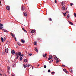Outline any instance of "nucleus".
<instances>
[{
  "label": "nucleus",
  "instance_id": "23",
  "mask_svg": "<svg viewBox=\"0 0 76 76\" xmlns=\"http://www.w3.org/2000/svg\"><path fill=\"white\" fill-rule=\"evenodd\" d=\"M17 44H18V45H21L20 43L19 42H17Z\"/></svg>",
  "mask_w": 76,
  "mask_h": 76
},
{
  "label": "nucleus",
  "instance_id": "55",
  "mask_svg": "<svg viewBox=\"0 0 76 76\" xmlns=\"http://www.w3.org/2000/svg\"><path fill=\"white\" fill-rule=\"evenodd\" d=\"M32 69H34V67H32Z\"/></svg>",
  "mask_w": 76,
  "mask_h": 76
},
{
  "label": "nucleus",
  "instance_id": "63",
  "mask_svg": "<svg viewBox=\"0 0 76 76\" xmlns=\"http://www.w3.org/2000/svg\"><path fill=\"white\" fill-rule=\"evenodd\" d=\"M31 66H32V65H31Z\"/></svg>",
  "mask_w": 76,
  "mask_h": 76
},
{
  "label": "nucleus",
  "instance_id": "51",
  "mask_svg": "<svg viewBox=\"0 0 76 76\" xmlns=\"http://www.w3.org/2000/svg\"><path fill=\"white\" fill-rule=\"evenodd\" d=\"M49 63H51V61H49Z\"/></svg>",
  "mask_w": 76,
  "mask_h": 76
},
{
  "label": "nucleus",
  "instance_id": "31",
  "mask_svg": "<svg viewBox=\"0 0 76 76\" xmlns=\"http://www.w3.org/2000/svg\"><path fill=\"white\" fill-rule=\"evenodd\" d=\"M63 70L64 72H66V69H63Z\"/></svg>",
  "mask_w": 76,
  "mask_h": 76
},
{
  "label": "nucleus",
  "instance_id": "60",
  "mask_svg": "<svg viewBox=\"0 0 76 76\" xmlns=\"http://www.w3.org/2000/svg\"><path fill=\"white\" fill-rule=\"evenodd\" d=\"M0 75H1V74L0 73Z\"/></svg>",
  "mask_w": 76,
  "mask_h": 76
},
{
  "label": "nucleus",
  "instance_id": "18",
  "mask_svg": "<svg viewBox=\"0 0 76 76\" xmlns=\"http://www.w3.org/2000/svg\"><path fill=\"white\" fill-rule=\"evenodd\" d=\"M3 31L4 32H7V31L5 29H3Z\"/></svg>",
  "mask_w": 76,
  "mask_h": 76
},
{
  "label": "nucleus",
  "instance_id": "7",
  "mask_svg": "<svg viewBox=\"0 0 76 76\" xmlns=\"http://www.w3.org/2000/svg\"><path fill=\"white\" fill-rule=\"evenodd\" d=\"M43 57H47V53H45V54H43Z\"/></svg>",
  "mask_w": 76,
  "mask_h": 76
},
{
  "label": "nucleus",
  "instance_id": "27",
  "mask_svg": "<svg viewBox=\"0 0 76 76\" xmlns=\"http://www.w3.org/2000/svg\"><path fill=\"white\" fill-rule=\"evenodd\" d=\"M7 68V69H8V70H9L10 69V67H9V66H8Z\"/></svg>",
  "mask_w": 76,
  "mask_h": 76
},
{
  "label": "nucleus",
  "instance_id": "46",
  "mask_svg": "<svg viewBox=\"0 0 76 76\" xmlns=\"http://www.w3.org/2000/svg\"><path fill=\"white\" fill-rule=\"evenodd\" d=\"M21 56H22V57H23V54H22Z\"/></svg>",
  "mask_w": 76,
  "mask_h": 76
},
{
  "label": "nucleus",
  "instance_id": "38",
  "mask_svg": "<svg viewBox=\"0 0 76 76\" xmlns=\"http://www.w3.org/2000/svg\"><path fill=\"white\" fill-rule=\"evenodd\" d=\"M3 28V27H2L1 26H0V29H2Z\"/></svg>",
  "mask_w": 76,
  "mask_h": 76
},
{
  "label": "nucleus",
  "instance_id": "59",
  "mask_svg": "<svg viewBox=\"0 0 76 76\" xmlns=\"http://www.w3.org/2000/svg\"><path fill=\"white\" fill-rule=\"evenodd\" d=\"M12 76H14V75H12Z\"/></svg>",
  "mask_w": 76,
  "mask_h": 76
},
{
  "label": "nucleus",
  "instance_id": "25",
  "mask_svg": "<svg viewBox=\"0 0 76 76\" xmlns=\"http://www.w3.org/2000/svg\"><path fill=\"white\" fill-rule=\"evenodd\" d=\"M34 45H37V42H35L34 44Z\"/></svg>",
  "mask_w": 76,
  "mask_h": 76
},
{
  "label": "nucleus",
  "instance_id": "14",
  "mask_svg": "<svg viewBox=\"0 0 76 76\" xmlns=\"http://www.w3.org/2000/svg\"><path fill=\"white\" fill-rule=\"evenodd\" d=\"M62 13L63 14L64 16H66V15H67V14H66V13Z\"/></svg>",
  "mask_w": 76,
  "mask_h": 76
},
{
  "label": "nucleus",
  "instance_id": "4",
  "mask_svg": "<svg viewBox=\"0 0 76 76\" xmlns=\"http://www.w3.org/2000/svg\"><path fill=\"white\" fill-rule=\"evenodd\" d=\"M6 8H7V10H10V7H9V6H7L6 7Z\"/></svg>",
  "mask_w": 76,
  "mask_h": 76
},
{
  "label": "nucleus",
  "instance_id": "3",
  "mask_svg": "<svg viewBox=\"0 0 76 76\" xmlns=\"http://www.w3.org/2000/svg\"><path fill=\"white\" fill-rule=\"evenodd\" d=\"M52 55H50L49 58H48V60H51V59H52Z\"/></svg>",
  "mask_w": 76,
  "mask_h": 76
},
{
  "label": "nucleus",
  "instance_id": "48",
  "mask_svg": "<svg viewBox=\"0 0 76 76\" xmlns=\"http://www.w3.org/2000/svg\"><path fill=\"white\" fill-rule=\"evenodd\" d=\"M4 53H2V55H4Z\"/></svg>",
  "mask_w": 76,
  "mask_h": 76
},
{
  "label": "nucleus",
  "instance_id": "62",
  "mask_svg": "<svg viewBox=\"0 0 76 76\" xmlns=\"http://www.w3.org/2000/svg\"><path fill=\"white\" fill-rule=\"evenodd\" d=\"M16 48H17V47H16Z\"/></svg>",
  "mask_w": 76,
  "mask_h": 76
},
{
  "label": "nucleus",
  "instance_id": "5",
  "mask_svg": "<svg viewBox=\"0 0 76 76\" xmlns=\"http://www.w3.org/2000/svg\"><path fill=\"white\" fill-rule=\"evenodd\" d=\"M15 56H16V59H17L18 58V57H19V56H19V55L18 54H17L15 55Z\"/></svg>",
  "mask_w": 76,
  "mask_h": 76
},
{
  "label": "nucleus",
  "instance_id": "37",
  "mask_svg": "<svg viewBox=\"0 0 76 76\" xmlns=\"http://www.w3.org/2000/svg\"><path fill=\"white\" fill-rule=\"evenodd\" d=\"M70 6H72V5H73V3H71L70 4Z\"/></svg>",
  "mask_w": 76,
  "mask_h": 76
},
{
  "label": "nucleus",
  "instance_id": "32",
  "mask_svg": "<svg viewBox=\"0 0 76 76\" xmlns=\"http://www.w3.org/2000/svg\"><path fill=\"white\" fill-rule=\"evenodd\" d=\"M14 39L16 41H17V40H16V38L15 37H14Z\"/></svg>",
  "mask_w": 76,
  "mask_h": 76
},
{
  "label": "nucleus",
  "instance_id": "21",
  "mask_svg": "<svg viewBox=\"0 0 76 76\" xmlns=\"http://www.w3.org/2000/svg\"><path fill=\"white\" fill-rule=\"evenodd\" d=\"M54 59L55 60H58V58L56 57H54Z\"/></svg>",
  "mask_w": 76,
  "mask_h": 76
},
{
  "label": "nucleus",
  "instance_id": "10",
  "mask_svg": "<svg viewBox=\"0 0 76 76\" xmlns=\"http://www.w3.org/2000/svg\"><path fill=\"white\" fill-rule=\"evenodd\" d=\"M35 51L37 52V53H38V48H36L35 49Z\"/></svg>",
  "mask_w": 76,
  "mask_h": 76
},
{
  "label": "nucleus",
  "instance_id": "34",
  "mask_svg": "<svg viewBox=\"0 0 76 76\" xmlns=\"http://www.w3.org/2000/svg\"><path fill=\"white\" fill-rule=\"evenodd\" d=\"M44 68H46L47 67V66L46 65H44Z\"/></svg>",
  "mask_w": 76,
  "mask_h": 76
},
{
  "label": "nucleus",
  "instance_id": "36",
  "mask_svg": "<svg viewBox=\"0 0 76 76\" xmlns=\"http://www.w3.org/2000/svg\"><path fill=\"white\" fill-rule=\"evenodd\" d=\"M0 26H3V24L0 23Z\"/></svg>",
  "mask_w": 76,
  "mask_h": 76
},
{
  "label": "nucleus",
  "instance_id": "43",
  "mask_svg": "<svg viewBox=\"0 0 76 76\" xmlns=\"http://www.w3.org/2000/svg\"><path fill=\"white\" fill-rule=\"evenodd\" d=\"M65 72H66V73H69L68 72H67V71H65Z\"/></svg>",
  "mask_w": 76,
  "mask_h": 76
},
{
  "label": "nucleus",
  "instance_id": "44",
  "mask_svg": "<svg viewBox=\"0 0 76 76\" xmlns=\"http://www.w3.org/2000/svg\"><path fill=\"white\" fill-rule=\"evenodd\" d=\"M7 73H9V74H10V72H9V71H8L7 72Z\"/></svg>",
  "mask_w": 76,
  "mask_h": 76
},
{
  "label": "nucleus",
  "instance_id": "61",
  "mask_svg": "<svg viewBox=\"0 0 76 76\" xmlns=\"http://www.w3.org/2000/svg\"><path fill=\"white\" fill-rule=\"evenodd\" d=\"M1 4V2H0V4Z\"/></svg>",
  "mask_w": 76,
  "mask_h": 76
},
{
  "label": "nucleus",
  "instance_id": "22",
  "mask_svg": "<svg viewBox=\"0 0 76 76\" xmlns=\"http://www.w3.org/2000/svg\"><path fill=\"white\" fill-rule=\"evenodd\" d=\"M27 61H28V60H27V59H25L24 60V61L25 63H26V62H27Z\"/></svg>",
  "mask_w": 76,
  "mask_h": 76
},
{
  "label": "nucleus",
  "instance_id": "50",
  "mask_svg": "<svg viewBox=\"0 0 76 76\" xmlns=\"http://www.w3.org/2000/svg\"><path fill=\"white\" fill-rule=\"evenodd\" d=\"M53 72H51V74H52V75H53Z\"/></svg>",
  "mask_w": 76,
  "mask_h": 76
},
{
  "label": "nucleus",
  "instance_id": "35",
  "mask_svg": "<svg viewBox=\"0 0 76 76\" xmlns=\"http://www.w3.org/2000/svg\"><path fill=\"white\" fill-rule=\"evenodd\" d=\"M74 15L75 17H76V13H74Z\"/></svg>",
  "mask_w": 76,
  "mask_h": 76
},
{
  "label": "nucleus",
  "instance_id": "11",
  "mask_svg": "<svg viewBox=\"0 0 76 76\" xmlns=\"http://www.w3.org/2000/svg\"><path fill=\"white\" fill-rule=\"evenodd\" d=\"M21 53H20V52H19L18 53V55H19V56H20V57H21Z\"/></svg>",
  "mask_w": 76,
  "mask_h": 76
},
{
  "label": "nucleus",
  "instance_id": "53",
  "mask_svg": "<svg viewBox=\"0 0 76 76\" xmlns=\"http://www.w3.org/2000/svg\"><path fill=\"white\" fill-rule=\"evenodd\" d=\"M38 67H39V65L38 64L37 66Z\"/></svg>",
  "mask_w": 76,
  "mask_h": 76
},
{
  "label": "nucleus",
  "instance_id": "2",
  "mask_svg": "<svg viewBox=\"0 0 76 76\" xmlns=\"http://www.w3.org/2000/svg\"><path fill=\"white\" fill-rule=\"evenodd\" d=\"M6 38L5 37H4L3 39V37H1V40L2 41V42H3L4 41H6Z\"/></svg>",
  "mask_w": 76,
  "mask_h": 76
},
{
  "label": "nucleus",
  "instance_id": "16",
  "mask_svg": "<svg viewBox=\"0 0 76 76\" xmlns=\"http://www.w3.org/2000/svg\"><path fill=\"white\" fill-rule=\"evenodd\" d=\"M27 15H28V14L26 12V13H24V15L25 16H27Z\"/></svg>",
  "mask_w": 76,
  "mask_h": 76
},
{
  "label": "nucleus",
  "instance_id": "15",
  "mask_svg": "<svg viewBox=\"0 0 76 76\" xmlns=\"http://www.w3.org/2000/svg\"><path fill=\"white\" fill-rule=\"evenodd\" d=\"M25 9V8L23 6H22L21 7V10H24V9Z\"/></svg>",
  "mask_w": 76,
  "mask_h": 76
},
{
  "label": "nucleus",
  "instance_id": "47",
  "mask_svg": "<svg viewBox=\"0 0 76 76\" xmlns=\"http://www.w3.org/2000/svg\"><path fill=\"white\" fill-rule=\"evenodd\" d=\"M24 31L25 32H26V30H24Z\"/></svg>",
  "mask_w": 76,
  "mask_h": 76
},
{
  "label": "nucleus",
  "instance_id": "54",
  "mask_svg": "<svg viewBox=\"0 0 76 76\" xmlns=\"http://www.w3.org/2000/svg\"><path fill=\"white\" fill-rule=\"evenodd\" d=\"M63 66H64V67H65L66 66L64 65H63Z\"/></svg>",
  "mask_w": 76,
  "mask_h": 76
},
{
  "label": "nucleus",
  "instance_id": "17",
  "mask_svg": "<svg viewBox=\"0 0 76 76\" xmlns=\"http://www.w3.org/2000/svg\"><path fill=\"white\" fill-rule=\"evenodd\" d=\"M70 18V16H69V14H68L67 17V19H69Z\"/></svg>",
  "mask_w": 76,
  "mask_h": 76
},
{
  "label": "nucleus",
  "instance_id": "20",
  "mask_svg": "<svg viewBox=\"0 0 76 76\" xmlns=\"http://www.w3.org/2000/svg\"><path fill=\"white\" fill-rule=\"evenodd\" d=\"M11 35V36H12V37H14V35H13V34H12V33H10Z\"/></svg>",
  "mask_w": 76,
  "mask_h": 76
},
{
  "label": "nucleus",
  "instance_id": "30",
  "mask_svg": "<svg viewBox=\"0 0 76 76\" xmlns=\"http://www.w3.org/2000/svg\"><path fill=\"white\" fill-rule=\"evenodd\" d=\"M64 3V2H62L61 3V5L62 6H63V4Z\"/></svg>",
  "mask_w": 76,
  "mask_h": 76
},
{
  "label": "nucleus",
  "instance_id": "41",
  "mask_svg": "<svg viewBox=\"0 0 76 76\" xmlns=\"http://www.w3.org/2000/svg\"><path fill=\"white\" fill-rule=\"evenodd\" d=\"M20 60H22V57L20 58Z\"/></svg>",
  "mask_w": 76,
  "mask_h": 76
},
{
  "label": "nucleus",
  "instance_id": "29",
  "mask_svg": "<svg viewBox=\"0 0 76 76\" xmlns=\"http://www.w3.org/2000/svg\"><path fill=\"white\" fill-rule=\"evenodd\" d=\"M59 61L58 60V59H57V60H56V63H58Z\"/></svg>",
  "mask_w": 76,
  "mask_h": 76
},
{
  "label": "nucleus",
  "instance_id": "39",
  "mask_svg": "<svg viewBox=\"0 0 76 76\" xmlns=\"http://www.w3.org/2000/svg\"><path fill=\"white\" fill-rule=\"evenodd\" d=\"M29 55L30 56H32V54L31 53L29 54Z\"/></svg>",
  "mask_w": 76,
  "mask_h": 76
},
{
  "label": "nucleus",
  "instance_id": "52",
  "mask_svg": "<svg viewBox=\"0 0 76 76\" xmlns=\"http://www.w3.org/2000/svg\"><path fill=\"white\" fill-rule=\"evenodd\" d=\"M22 29H23V31L25 30V29H24V28H22Z\"/></svg>",
  "mask_w": 76,
  "mask_h": 76
},
{
  "label": "nucleus",
  "instance_id": "19",
  "mask_svg": "<svg viewBox=\"0 0 76 76\" xmlns=\"http://www.w3.org/2000/svg\"><path fill=\"white\" fill-rule=\"evenodd\" d=\"M35 30H33L32 31H31V33L32 34H34V33L35 32Z\"/></svg>",
  "mask_w": 76,
  "mask_h": 76
},
{
  "label": "nucleus",
  "instance_id": "13",
  "mask_svg": "<svg viewBox=\"0 0 76 76\" xmlns=\"http://www.w3.org/2000/svg\"><path fill=\"white\" fill-rule=\"evenodd\" d=\"M63 6V7H62V10H65V7L64 6Z\"/></svg>",
  "mask_w": 76,
  "mask_h": 76
},
{
  "label": "nucleus",
  "instance_id": "57",
  "mask_svg": "<svg viewBox=\"0 0 76 76\" xmlns=\"http://www.w3.org/2000/svg\"><path fill=\"white\" fill-rule=\"evenodd\" d=\"M53 73L54 74L55 73V72H54Z\"/></svg>",
  "mask_w": 76,
  "mask_h": 76
},
{
  "label": "nucleus",
  "instance_id": "56",
  "mask_svg": "<svg viewBox=\"0 0 76 76\" xmlns=\"http://www.w3.org/2000/svg\"><path fill=\"white\" fill-rule=\"evenodd\" d=\"M67 8H66V10H67Z\"/></svg>",
  "mask_w": 76,
  "mask_h": 76
},
{
  "label": "nucleus",
  "instance_id": "8",
  "mask_svg": "<svg viewBox=\"0 0 76 76\" xmlns=\"http://www.w3.org/2000/svg\"><path fill=\"white\" fill-rule=\"evenodd\" d=\"M11 53L12 54H15V51H14V50H12L11 51Z\"/></svg>",
  "mask_w": 76,
  "mask_h": 76
},
{
  "label": "nucleus",
  "instance_id": "64",
  "mask_svg": "<svg viewBox=\"0 0 76 76\" xmlns=\"http://www.w3.org/2000/svg\"><path fill=\"white\" fill-rule=\"evenodd\" d=\"M23 13H24V12H23Z\"/></svg>",
  "mask_w": 76,
  "mask_h": 76
},
{
  "label": "nucleus",
  "instance_id": "28",
  "mask_svg": "<svg viewBox=\"0 0 76 76\" xmlns=\"http://www.w3.org/2000/svg\"><path fill=\"white\" fill-rule=\"evenodd\" d=\"M50 71H51V70H50V69H49L48 70V73H50Z\"/></svg>",
  "mask_w": 76,
  "mask_h": 76
},
{
  "label": "nucleus",
  "instance_id": "12",
  "mask_svg": "<svg viewBox=\"0 0 76 76\" xmlns=\"http://www.w3.org/2000/svg\"><path fill=\"white\" fill-rule=\"evenodd\" d=\"M21 42L22 43H24L25 42V40L22 39L21 40Z\"/></svg>",
  "mask_w": 76,
  "mask_h": 76
},
{
  "label": "nucleus",
  "instance_id": "58",
  "mask_svg": "<svg viewBox=\"0 0 76 76\" xmlns=\"http://www.w3.org/2000/svg\"><path fill=\"white\" fill-rule=\"evenodd\" d=\"M8 62L9 63V61H8Z\"/></svg>",
  "mask_w": 76,
  "mask_h": 76
},
{
  "label": "nucleus",
  "instance_id": "40",
  "mask_svg": "<svg viewBox=\"0 0 76 76\" xmlns=\"http://www.w3.org/2000/svg\"><path fill=\"white\" fill-rule=\"evenodd\" d=\"M69 13V11H66V13Z\"/></svg>",
  "mask_w": 76,
  "mask_h": 76
},
{
  "label": "nucleus",
  "instance_id": "1",
  "mask_svg": "<svg viewBox=\"0 0 76 76\" xmlns=\"http://www.w3.org/2000/svg\"><path fill=\"white\" fill-rule=\"evenodd\" d=\"M23 66L25 68H26V67H29L30 66V65L29 64H27L26 65L23 64Z\"/></svg>",
  "mask_w": 76,
  "mask_h": 76
},
{
  "label": "nucleus",
  "instance_id": "42",
  "mask_svg": "<svg viewBox=\"0 0 76 76\" xmlns=\"http://www.w3.org/2000/svg\"><path fill=\"white\" fill-rule=\"evenodd\" d=\"M55 2L56 3H57V0H55Z\"/></svg>",
  "mask_w": 76,
  "mask_h": 76
},
{
  "label": "nucleus",
  "instance_id": "24",
  "mask_svg": "<svg viewBox=\"0 0 76 76\" xmlns=\"http://www.w3.org/2000/svg\"><path fill=\"white\" fill-rule=\"evenodd\" d=\"M69 71L70 72H72H72H73V70H72V69H69Z\"/></svg>",
  "mask_w": 76,
  "mask_h": 76
},
{
  "label": "nucleus",
  "instance_id": "9",
  "mask_svg": "<svg viewBox=\"0 0 76 76\" xmlns=\"http://www.w3.org/2000/svg\"><path fill=\"white\" fill-rule=\"evenodd\" d=\"M68 22L69 24H70V25H73V23L70 21H68Z\"/></svg>",
  "mask_w": 76,
  "mask_h": 76
},
{
  "label": "nucleus",
  "instance_id": "26",
  "mask_svg": "<svg viewBox=\"0 0 76 76\" xmlns=\"http://www.w3.org/2000/svg\"><path fill=\"white\" fill-rule=\"evenodd\" d=\"M12 67H15V64H13L12 65Z\"/></svg>",
  "mask_w": 76,
  "mask_h": 76
},
{
  "label": "nucleus",
  "instance_id": "33",
  "mask_svg": "<svg viewBox=\"0 0 76 76\" xmlns=\"http://www.w3.org/2000/svg\"><path fill=\"white\" fill-rule=\"evenodd\" d=\"M49 19L50 21H51L52 20V19L51 18H49Z\"/></svg>",
  "mask_w": 76,
  "mask_h": 76
},
{
  "label": "nucleus",
  "instance_id": "49",
  "mask_svg": "<svg viewBox=\"0 0 76 76\" xmlns=\"http://www.w3.org/2000/svg\"><path fill=\"white\" fill-rule=\"evenodd\" d=\"M53 61V60L52 59H51V61Z\"/></svg>",
  "mask_w": 76,
  "mask_h": 76
},
{
  "label": "nucleus",
  "instance_id": "6",
  "mask_svg": "<svg viewBox=\"0 0 76 76\" xmlns=\"http://www.w3.org/2000/svg\"><path fill=\"white\" fill-rule=\"evenodd\" d=\"M9 51V49L7 48L5 50V52L6 53H8V52Z\"/></svg>",
  "mask_w": 76,
  "mask_h": 76
},
{
  "label": "nucleus",
  "instance_id": "45",
  "mask_svg": "<svg viewBox=\"0 0 76 76\" xmlns=\"http://www.w3.org/2000/svg\"><path fill=\"white\" fill-rule=\"evenodd\" d=\"M15 54H16V55L17 54H18V53L17 52V53H15Z\"/></svg>",
  "mask_w": 76,
  "mask_h": 76
}]
</instances>
